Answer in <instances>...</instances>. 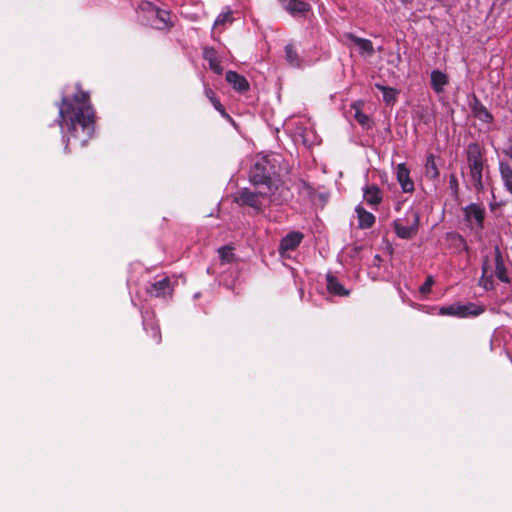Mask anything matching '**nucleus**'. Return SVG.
<instances>
[{
    "label": "nucleus",
    "mask_w": 512,
    "mask_h": 512,
    "mask_svg": "<svg viewBox=\"0 0 512 512\" xmlns=\"http://www.w3.org/2000/svg\"><path fill=\"white\" fill-rule=\"evenodd\" d=\"M60 126L73 137H78V126L83 133V143L89 140L95 129L96 112L86 91H78L69 100L64 98L59 106Z\"/></svg>",
    "instance_id": "1"
},
{
    "label": "nucleus",
    "mask_w": 512,
    "mask_h": 512,
    "mask_svg": "<svg viewBox=\"0 0 512 512\" xmlns=\"http://www.w3.org/2000/svg\"><path fill=\"white\" fill-rule=\"evenodd\" d=\"M270 161L267 156L261 157L258 161L255 162L253 167L250 170V180L256 185L267 189L268 191H276L281 194V196H287L288 190L285 186L276 179H272L270 174Z\"/></svg>",
    "instance_id": "2"
},
{
    "label": "nucleus",
    "mask_w": 512,
    "mask_h": 512,
    "mask_svg": "<svg viewBox=\"0 0 512 512\" xmlns=\"http://www.w3.org/2000/svg\"><path fill=\"white\" fill-rule=\"evenodd\" d=\"M287 196H281L279 192L268 191L267 189L257 186L255 192L249 189H243L239 192L236 201L241 205H248L255 209H260L267 203H281Z\"/></svg>",
    "instance_id": "3"
},
{
    "label": "nucleus",
    "mask_w": 512,
    "mask_h": 512,
    "mask_svg": "<svg viewBox=\"0 0 512 512\" xmlns=\"http://www.w3.org/2000/svg\"><path fill=\"white\" fill-rule=\"evenodd\" d=\"M469 178L477 191L483 190L484 159L480 146L476 143L469 144L466 150Z\"/></svg>",
    "instance_id": "4"
},
{
    "label": "nucleus",
    "mask_w": 512,
    "mask_h": 512,
    "mask_svg": "<svg viewBox=\"0 0 512 512\" xmlns=\"http://www.w3.org/2000/svg\"><path fill=\"white\" fill-rule=\"evenodd\" d=\"M484 312V307L475 303H454L443 306L439 309V314L444 316H453L457 318L475 317Z\"/></svg>",
    "instance_id": "5"
},
{
    "label": "nucleus",
    "mask_w": 512,
    "mask_h": 512,
    "mask_svg": "<svg viewBox=\"0 0 512 512\" xmlns=\"http://www.w3.org/2000/svg\"><path fill=\"white\" fill-rule=\"evenodd\" d=\"M144 8L151 12L150 16H144V24L156 29H166L172 25L171 15L168 11L159 9L152 3H145Z\"/></svg>",
    "instance_id": "6"
},
{
    "label": "nucleus",
    "mask_w": 512,
    "mask_h": 512,
    "mask_svg": "<svg viewBox=\"0 0 512 512\" xmlns=\"http://www.w3.org/2000/svg\"><path fill=\"white\" fill-rule=\"evenodd\" d=\"M408 214L412 217V222L409 225H404L401 219L394 221L395 233L399 238L410 239L416 235L419 228V214L418 212L411 210Z\"/></svg>",
    "instance_id": "7"
},
{
    "label": "nucleus",
    "mask_w": 512,
    "mask_h": 512,
    "mask_svg": "<svg viewBox=\"0 0 512 512\" xmlns=\"http://www.w3.org/2000/svg\"><path fill=\"white\" fill-rule=\"evenodd\" d=\"M484 208L477 204H470L464 209L465 220L468 225L475 230L483 227Z\"/></svg>",
    "instance_id": "8"
},
{
    "label": "nucleus",
    "mask_w": 512,
    "mask_h": 512,
    "mask_svg": "<svg viewBox=\"0 0 512 512\" xmlns=\"http://www.w3.org/2000/svg\"><path fill=\"white\" fill-rule=\"evenodd\" d=\"M396 177L403 192L411 193L414 191V182L410 178V171L405 163H400L397 165Z\"/></svg>",
    "instance_id": "9"
},
{
    "label": "nucleus",
    "mask_w": 512,
    "mask_h": 512,
    "mask_svg": "<svg viewBox=\"0 0 512 512\" xmlns=\"http://www.w3.org/2000/svg\"><path fill=\"white\" fill-rule=\"evenodd\" d=\"M303 234L300 232H291L287 234L280 243L279 252L285 256L288 252L295 250L301 243Z\"/></svg>",
    "instance_id": "10"
},
{
    "label": "nucleus",
    "mask_w": 512,
    "mask_h": 512,
    "mask_svg": "<svg viewBox=\"0 0 512 512\" xmlns=\"http://www.w3.org/2000/svg\"><path fill=\"white\" fill-rule=\"evenodd\" d=\"M282 7L292 16H300L309 11L308 3L301 0H282Z\"/></svg>",
    "instance_id": "11"
},
{
    "label": "nucleus",
    "mask_w": 512,
    "mask_h": 512,
    "mask_svg": "<svg viewBox=\"0 0 512 512\" xmlns=\"http://www.w3.org/2000/svg\"><path fill=\"white\" fill-rule=\"evenodd\" d=\"M363 198L370 206H377L382 201L381 190L376 185H366L363 188Z\"/></svg>",
    "instance_id": "12"
},
{
    "label": "nucleus",
    "mask_w": 512,
    "mask_h": 512,
    "mask_svg": "<svg viewBox=\"0 0 512 512\" xmlns=\"http://www.w3.org/2000/svg\"><path fill=\"white\" fill-rule=\"evenodd\" d=\"M149 293L155 297H166L171 295L172 287L168 278H163L154 283L149 289Z\"/></svg>",
    "instance_id": "13"
},
{
    "label": "nucleus",
    "mask_w": 512,
    "mask_h": 512,
    "mask_svg": "<svg viewBox=\"0 0 512 512\" xmlns=\"http://www.w3.org/2000/svg\"><path fill=\"white\" fill-rule=\"evenodd\" d=\"M226 80L239 92H245L249 89V83L246 78L234 71H228L226 73Z\"/></svg>",
    "instance_id": "14"
},
{
    "label": "nucleus",
    "mask_w": 512,
    "mask_h": 512,
    "mask_svg": "<svg viewBox=\"0 0 512 512\" xmlns=\"http://www.w3.org/2000/svg\"><path fill=\"white\" fill-rule=\"evenodd\" d=\"M448 82V76L445 73L439 70L431 72V86L435 92L441 93Z\"/></svg>",
    "instance_id": "15"
},
{
    "label": "nucleus",
    "mask_w": 512,
    "mask_h": 512,
    "mask_svg": "<svg viewBox=\"0 0 512 512\" xmlns=\"http://www.w3.org/2000/svg\"><path fill=\"white\" fill-rule=\"evenodd\" d=\"M349 38L352 40L355 46H357L361 55L370 57L374 54V48L370 40L359 38L353 35H350Z\"/></svg>",
    "instance_id": "16"
},
{
    "label": "nucleus",
    "mask_w": 512,
    "mask_h": 512,
    "mask_svg": "<svg viewBox=\"0 0 512 512\" xmlns=\"http://www.w3.org/2000/svg\"><path fill=\"white\" fill-rule=\"evenodd\" d=\"M495 273L499 280L508 282L509 278L499 248H495Z\"/></svg>",
    "instance_id": "17"
},
{
    "label": "nucleus",
    "mask_w": 512,
    "mask_h": 512,
    "mask_svg": "<svg viewBox=\"0 0 512 512\" xmlns=\"http://www.w3.org/2000/svg\"><path fill=\"white\" fill-rule=\"evenodd\" d=\"M356 212H357L360 227L370 228L374 224L375 217L372 213L366 211L361 206H358L356 208Z\"/></svg>",
    "instance_id": "18"
},
{
    "label": "nucleus",
    "mask_w": 512,
    "mask_h": 512,
    "mask_svg": "<svg viewBox=\"0 0 512 512\" xmlns=\"http://www.w3.org/2000/svg\"><path fill=\"white\" fill-rule=\"evenodd\" d=\"M204 58L208 61L211 70L217 74L223 72L222 66L216 57V52L212 48H206L204 50Z\"/></svg>",
    "instance_id": "19"
},
{
    "label": "nucleus",
    "mask_w": 512,
    "mask_h": 512,
    "mask_svg": "<svg viewBox=\"0 0 512 512\" xmlns=\"http://www.w3.org/2000/svg\"><path fill=\"white\" fill-rule=\"evenodd\" d=\"M327 288L330 293H333L338 296H347L349 295V291L346 290L339 282L338 280L331 276L327 275Z\"/></svg>",
    "instance_id": "20"
},
{
    "label": "nucleus",
    "mask_w": 512,
    "mask_h": 512,
    "mask_svg": "<svg viewBox=\"0 0 512 512\" xmlns=\"http://www.w3.org/2000/svg\"><path fill=\"white\" fill-rule=\"evenodd\" d=\"M376 87L383 93V100L386 104H393L398 95V91L394 88L376 84Z\"/></svg>",
    "instance_id": "21"
},
{
    "label": "nucleus",
    "mask_w": 512,
    "mask_h": 512,
    "mask_svg": "<svg viewBox=\"0 0 512 512\" xmlns=\"http://www.w3.org/2000/svg\"><path fill=\"white\" fill-rule=\"evenodd\" d=\"M500 173L505 187L512 194V168L505 163H500Z\"/></svg>",
    "instance_id": "22"
},
{
    "label": "nucleus",
    "mask_w": 512,
    "mask_h": 512,
    "mask_svg": "<svg viewBox=\"0 0 512 512\" xmlns=\"http://www.w3.org/2000/svg\"><path fill=\"white\" fill-rule=\"evenodd\" d=\"M425 174L431 179H436L439 176V171L435 162V157L429 155L426 160Z\"/></svg>",
    "instance_id": "23"
},
{
    "label": "nucleus",
    "mask_w": 512,
    "mask_h": 512,
    "mask_svg": "<svg viewBox=\"0 0 512 512\" xmlns=\"http://www.w3.org/2000/svg\"><path fill=\"white\" fill-rule=\"evenodd\" d=\"M361 105L360 102H355L351 107L355 111L354 117L357 122L365 127L369 125L370 120L369 117L361 111Z\"/></svg>",
    "instance_id": "24"
},
{
    "label": "nucleus",
    "mask_w": 512,
    "mask_h": 512,
    "mask_svg": "<svg viewBox=\"0 0 512 512\" xmlns=\"http://www.w3.org/2000/svg\"><path fill=\"white\" fill-rule=\"evenodd\" d=\"M286 60L292 67L300 66V59L294 47L292 45H287L285 47Z\"/></svg>",
    "instance_id": "25"
},
{
    "label": "nucleus",
    "mask_w": 512,
    "mask_h": 512,
    "mask_svg": "<svg viewBox=\"0 0 512 512\" xmlns=\"http://www.w3.org/2000/svg\"><path fill=\"white\" fill-rule=\"evenodd\" d=\"M232 21H233V17H232V12L230 10L222 12L217 16V18L214 22L213 29H217L220 26H225L227 23L230 24V23H232Z\"/></svg>",
    "instance_id": "26"
},
{
    "label": "nucleus",
    "mask_w": 512,
    "mask_h": 512,
    "mask_svg": "<svg viewBox=\"0 0 512 512\" xmlns=\"http://www.w3.org/2000/svg\"><path fill=\"white\" fill-rule=\"evenodd\" d=\"M218 253H219L220 259L224 263H229L233 258V252H232L231 247H228V246L221 247L218 250Z\"/></svg>",
    "instance_id": "27"
},
{
    "label": "nucleus",
    "mask_w": 512,
    "mask_h": 512,
    "mask_svg": "<svg viewBox=\"0 0 512 512\" xmlns=\"http://www.w3.org/2000/svg\"><path fill=\"white\" fill-rule=\"evenodd\" d=\"M145 3H149L148 1H142L136 8V13H137V16L139 18V20L141 22L144 23V16H150L151 15V12L147 9V8H144V4Z\"/></svg>",
    "instance_id": "28"
},
{
    "label": "nucleus",
    "mask_w": 512,
    "mask_h": 512,
    "mask_svg": "<svg viewBox=\"0 0 512 512\" xmlns=\"http://www.w3.org/2000/svg\"><path fill=\"white\" fill-rule=\"evenodd\" d=\"M433 283H434L433 278L431 276H428L427 279L425 280V282L420 287L421 293H423V294L429 293L431 291V287H432Z\"/></svg>",
    "instance_id": "29"
},
{
    "label": "nucleus",
    "mask_w": 512,
    "mask_h": 512,
    "mask_svg": "<svg viewBox=\"0 0 512 512\" xmlns=\"http://www.w3.org/2000/svg\"><path fill=\"white\" fill-rule=\"evenodd\" d=\"M211 103L214 106V108L221 113V115H223L225 117H228V115L226 114L222 104L220 103V101L216 97L211 100Z\"/></svg>",
    "instance_id": "30"
},
{
    "label": "nucleus",
    "mask_w": 512,
    "mask_h": 512,
    "mask_svg": "<svg viewBox=\"0 0 512 512\" xmlns=\"http://www.w3.org/2000/svg\"><path fill=\"white\" fill-rule=\"evenodd\" d=\"M450 186L456 193L457 189H458V182L454 175H451V177H450Z\"/></svg>",
    "instance_id": "31"
},
{
    "label": "nucleus",
    "mask_w": 512,
    "mask_h": 512,
    "mask_svg": "<svg viewBox=\"0 0 512 512\" xmlns=\"http://www.w3.org/2000/svg\"><path fill=\"white\" fill-rule=\"evenodd\" d=\"M205 95L210 101L216 97L215 93L210 88L205 89Z\"/></svg>",
    "instance_id": "32"
},
{
    "label": "nucleus",
    "mask_w": 512,
    "mask_h": 512,
    "mask_svg": "<svg viewBox=\"0 0 512 512\" xmlns=\"http://www.w3.org/2000/svg\"><path fill=\"white\" fill-rule=\"evenodd\" d=\"M507 155L512 159V144L510 145V147L507 149Z\"/></svg>",
    "instance_id": "33"
}]
</instances>
